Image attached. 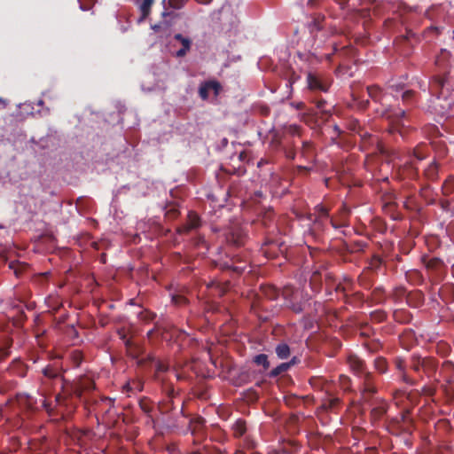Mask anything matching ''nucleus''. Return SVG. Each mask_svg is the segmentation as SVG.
<instances>
[{"mask_svg": "<svg viewBox=\"0 0 454 454\" xmlns=\"http://www.w3.org/2000/svg\"><path fill=\"white\" fill-rule=\"evenodd\" d=\"M386 299L385 290L381 286L375 287L371 294V301L374 304L382 303Z\"/></svg>", "mask_w": 454, "mask_h": 454, "instance_id": "nucleus-33", "label": "nucleus"}, {"mask_svg": "<svg viewBox=\"0 0 454 454\" xmlns=\"http://www.w3.org/2000/svg\"><path fill=\"white\" fill-rule=\"evenodd\" d=\"M373 366L375 371L380 374L387 373L388 371V363L383 356H377L373 361Z\"/></svg>", "mask_w": 454, "mask_h": 454, "instance_id": "nucleus-31", "label": "nucleus"}, {"mask_svg": "<svg viewBox=\"0 0 454 454\" xmlns=\"http://www.w3.org/2000/svg\"><path fill=\"white\" fill-rule=\"evenodd\" d=\"M346 302L359 307L364 302V295L361 292H356L351 296H348Z\"/></svg>", "mask_w": 454, "mask_h": 454, "instance_id": "nucleus-36", "label": "nucleus"}, {"mask_svg": "<svg viewBox=\"0 0 454 454\" xmlns=\"http://www.w3.org/2000/svg\"><path fill=\"white\" fill-rule=\"evenodd\" d=\"M332 83L329 76L317 72H309L307 74L308 89L314 92L328 91Z\"/></svg>", "mask_w": 454, "mask_h": 454, "instance_id": "nucleus-5", "label": "nucleus"}, {"mask_svg": "<svg viewBox=\"0 0 454 454\" xmlns=\"http://www.w3.org/2000/svg\"><path fill=\"white\" fill-rule=\"evenodd\" d=\"M171 27V23L168 22V20H164L162 21H160L159 23L157 24H154L152 26V29L154 31V32H168L169 28Z\"/></svg>", "mask_w": 454, "mask_h": 454, "instance_id": "nucleus-45", "label": "nucleus"}, {"mask_svg": "<svg viewBox=\"0 0 454 454\" xmlns=\"http://www.w3.org/2000/svg\"><path fill=\"white\" fill-rule=\"evenodd\" d=\"M276 354L280 359H286L290 356V348L286 343H280L276 347Z\"/></svg>", "mask_w": 454, "mask_h": 454, "instance_id": "nucleus-40", "label": "nucleus"}, {"mask_svg": "<svg viewBox=\"0 0 454 454\" xmlns=\"http://www.w3.org/2000/svg\"><path fill=\"white\" fill-rule=\"evenodd\" d=\"M148 361L156 362V373L165 372L168 370V364L160 360H156L154 356L149 355L147 356Z\"/></svg>", "mask_w": 454, "mask_h": 454, "instance_id": "nucleus-44", "label": "nucleus"}, {"mask_svg": "<svg viewBox=\"0 0 454 454\" xmlns=\"http://www.w3.org/2000/svg\"><path fill=\"white\" fill-rule=\"evenodd\" d=\"M314 210L316 215L314 220L315 223L318 225H323L324 219L329 218V209L325 207L324 205L318 204L315 207Z\"/></svg>", "mask_w": 454, "mask_h": 454, "instance_id": "nucleus-26", "label": "nucleus"}, {"mask_svg": "<svg viewBox=\"0 0 454 454\" xmlns=\"http://www.w3.org/2000/svg\"><path fill=\"white\" fill-rule=\"evenodd\" d=\"M233 436L236 438L242 437L247 432L246 421L243 419H238L231 427Z\"/></svg>", "mask_w": 454, "mask_h": 454, "instance_id": "nucleus-30", "label": "nucleus"}, {"mask_svg": "<svg viewBox=\"0 0 454 454\" xmlns=\"http://www.w3.org/2000/svg\"><path fill=\"white\" fill-rule=\"evenodd\" d=\"M367 247V243L363 240H356L350 244V252L356 253L364 251Z\"/></svg>", "mask_w": 454, "mask_h": 454, "instance_id": "nucleus-47", "label": "nucleus"}, {"mask_svg": "<svg viewBox=\"0 0 454 454\" xmlns=\"http://www.w3.org/2000/svg\"><path fill=\"white\" fill-rule=\"evenodd\" d=\"M153 3V0H144L142 4L140 5L141 17L139 21L144 20L151 12V7Z\"/></svg>", "mask_w": 454, "mask_h": 454, "instance_id": "nucleus-41", "label": "nucleus"}, {"mask_svg": "<svg viewBox=\"0 0 454 454\" xmlns=\"http://www.w3.org/2000/svg\"><path fill=\"white\" fill-rule=\"evenodd\" d=\"M435 351L439 356L444 357L450 354L451 348L448 343L440 341L436 344Z\"/></svg>", "mask_w": 454, "mask_h": 454, "instance_id": "nucleus-39", "label": "nucleus"}, {"mask_svg": "<svg viewBox=\"0 0 454 454\" xmlns=\"http://www.w3.org/2000/svg\"><path fill=\"white\" fill-rule=\"evenodd\" d=\"M357 134L359 135V137L361 138L360 147L363 151L369 150L370 148H372L375 146V148L377 150H379L381 153H384V150H383L382 146L380 145L379 137L377 136L369 133L364 128L360 129L357 131Z\"/></svg>", "mask_w": 454, "mask_h": 454, "instance_id": "nucleus-9", "label": "nucleus"}, {"mask_svg": "<svg viewBox=\"0 0 454 454\" xmlns=\"http://www.w3.org/2000/svg\"><path fill=\"white\" fill-rule=\"evenodd\" d=\"M400 171L404 178L416 179L418 177V168L415 166L413 159H408L400 167Z\"/></svg>", "mask_w": 454, "mask_h": 454, "instance_id": "nucleus-18", "label": "nucleus"}, {"mask_svg": "<svg viewBox=\"0 0 454 454\" xmlns=\"http://www.w3.org/2000/svg\"><path fill=\"white\" fill-rule=\"evenodd\" d=\"M425 145H419L413 149L411 153L409 155V159L415 158L417 160H422L426 158L427 153L424 151Z\"/></svg>", "mask_w": 454, "mask_h": 454, "instance_id": "nucleus-42", "label": "nucleus"}, {"mask_svg": "<svg viewBox=\"0 0 454 454\" xmlns=\"http://www.w3.org/2000/svg\"><path fill=\"white\" fill-rule=\"evenodd\" d=\"M409 411H405L400 416L386 419L387 430L395 435H399L403 433L411 434L413 427V420L409 416Z\"/></svg>", "mask_w": 454, "mask_h": 454, "instance_id": "nucleus-3", "label": "nucleus"}, {"mask_svg": "<svg viewBox=\"0 0 454 454\" xmlns=\"http://www.w3.org/2000/svg\"><path fill=\"white\" fill-rule=\"evenodd\" d=\"M453 202V199H442L438 202L442 211L447 213L450 215V217L454 216V206L452 205Z\"/></svg>", "mask_w": 454, "mask_h": 454, "instance_id": "nucleus-34", "label": "nucleus"}, {"mask_svg": "<svg viewBox=\"0 0 454 454\" xmlns=\"http://www.w3.org/2000/svg\"><path fill=\"white\" fill-rule=\"evenodd\" d=\"M222 89L217 81H207L200 84L199 88V96L201 99L207 100L209 97V91L212 90L215 96H218Z\"/></svg>", "mask_w": 454, "mask_h": 454, "instance_id": "nucleus-13", "label": "nucleus"}, {"mask_svg": "<svg viewBox=\"0 0 454 454\" xmlns=\"http://www.w3.org/2000/svg\"><path fill=\"white\" fill-rule=\"evenodd\" d=\"M186 432H190L193 436L192 442L194 445L200 444L207 437L206 419L200 416L192 419Z\"/></svg>", "mask_w": 454, "mask_h": 454, "instance_id": "nucleus-7", "label": "nucleus"}, {"mask_svg": "<svg viewBox=\"0 0 454 454\" xmlns=\"http://www.w3.org/2000/svg\"><path fill=\"white\" fill-rule=\"evenodd\" d=\"M290 363H283L281 364H279L278 366H277L276 368H274L273 370H271V372H270V375L271 377H277L278 375H280L281 373L285 372L286 371H287L290 367Z\"/></svg>", "mask_w": 454, "mask_h": 454, "instance_id": "nucleus-49", "label": "nucleus"}, {"mask_svg": "<svg viewBox=\"0 0 454 454\" xmlns=\"http://www.w3.org/2000/svg\"><path fill=\"white\" fill-rule=\"evenodd\" d=\"M394 364L396 370L400 372V376L402 380L411 386H414L417 384L416 380H413L411 376L408 375L406 372V362L403 358L397 356L394 359Z\"/></svg>", "mask_w": 454, "mask_h": 454, "instance_id": "nucleus-16", "label": "nucleus"}, {"mask_svg": "<svg viewBox=\"0 0 454 454\" xmlns=\"http://www.w3.org/2000/svg\"><path fill=\"white\" fill-rule=\"evenodd\" d=\"M347 362L353 373L359 378L362 397L368 402L378 391L374 375L368 371L365 361L355 354L349 355Z\"/></svg>", "mask_w": 454, "mask_h": 454, "instance_id": "nucleus-1", "label": "nucleus"}, {"mask_svg": "<svg viewBox=\"0 0 454 454\" xmlns=\"http://www.w3.org/2000/svg\"><path fill=\"white\" fill-rule=\"evenodd\" d=\"M340 405V400L338 397L327 395L322 400V403L319 407L323 411H336Z\"/></svg>", "mask_w": 454, "mask_h": 454, "instance_id": "nucleus-23", "label": "nucleus"}, {"mask_svg": "<svg viewBox=\"0 0 454 454\" xmlns=\"http://www.w3.org/2000/svg\"><path fill=\"white\" fill-rule=\"evenodd\" d=\"M139 407L144 411V413H145L150 418L152 422H154V419L151 414L153 410V405L151 400L147 397H142L139 400Z\"/></svg>", "mask_w": 454, "mask_h": 454, "instance_id": "nucleus-32", "label": "nucleus"}, {"mask_svg": "<svg viewBox=\"0 0 454 454\" xmlns=\"http://www.w3.org/2000/svg\"><path fill=\"white\" fill-rule=\"evenodd\" d=\"M284 244L277 240L266 239L261 247V253L268 259L276 258L284 252Z\"/></svg>", "mask_w": 454, "mask_h": 454, "instance_id": "nucleus-10", "label": "nucleus"}, {"mask_svg": "<svg viewBox=\"0 0 454 454\" xmlns=\"http://www.w3.org/2000/svg\"><path fill=\"white\" fill-rule=\"evenodd\" d=\"M320 283V273L318 270H316L313 272L311 278H310V285L312 286V288H316L315 286H317Z\"/></svg>", "mask_w": 454, "mask_h": 454, "instance_id": "nucleus-57", "label": "nucleus"}, {"mask_svg": "<svg viewBox=\"0 0 454 454\" xmlns=\"http://www.w3.org/2000/svg\"><path fill=\"white\" fill-rule=\"evenodd\" d=\"M381 115L389 120L392 125L389 130L391 133L399 132L403 135L400 129L405 127V121L408 119L405 110L400 107L387 106L382 111Z\"/></svg>", "mask_w": 454, "mask_h": 454, "instance_id": "nucleus-4", "label": "nucleus"}, {"mask_svg": "<svg viewBox=\"0 0 454 454\" xmlns=\"http://www.w3.org/2000/svg\"><path fill=\"white\" fill-rule=\"evenodd\" d=\"M442 370L445 372H450L454 370V363L450 360H446L442 364Z\"/></svg>", "mask_w": 454, "mask_h": 454, "instance_id": "nucleus-58", "label": "nucleus"}, {"mask_svg": "<svg viewBox=\"0 0 454 454\" xmlns=\"http://www.w3.org/2000/svg\"><path fill=\"white\" fill-rule=\"evenodd\" d=\"M340 382L341 387L345 390H347L348 388V387H349L350 379L348 376L340 375Z\"/></svg>", "mask_w": 454, "mask_h": 454, "instance_id": "nucleus-60", "label": "nucleus"}, {"mask_svg": "<svg viewBox=\"0 0 454 454\" xmlns=\"http://www.w3.org/2000/svg\"><path fill=\"white\" fill-rule=\"evenodd\" d=\"M442 193L445 197L454 193V176H449L442 185Z\"/></svg>", "mask_w": 454, "mask_h": 454, "instance_id": "nucleus-35", "label": "nucleus"}, {"mask_svg": "<svg viewBox=\"0 0 454 454\" xmlns=\"http://www.w3.org/2000/svg\"><path fill=\"white\" fill-rule=\"evenodd\" d=\"M281 294L285 300L286 306L294 313H301L304 309V304L307 301L303 290L294 288L292 286H286Z\"/></svg>", "mask_w": 454, "mask_h": 454, "instance_id": "nucleus-2", "label": "nucleus"}, {"mask_svg": "<svg viewBox=\"0 0 454 454\" xmlns=\"http://www.w3.org/2000/svg\"><path fill=\"white\" fill-rule=\"evenodd\" d=\"M430 280L434 284L442 281L446 274V266L444 262L436 257L427 260L425 263Z\"/></svg>", "mask_w": 454, "mask_h": 454, "instance_id": "nucleus-6", "label": "nucleus"}, {"mask_svg": "<svg viewBox=\"0 0 454 454\" xmlns=\"http://www.w3.org/2000/svg\"><path fill=\"white\" fill-rule=\"evenodd\" d=\"M155 317L156 315L149 310H142L138 315L139 319L146 323L152 322Z\"/></svg>", "mask_w": 454, "mask_h": 454, "instance_id": "nucleus-50", "label": "nucleus"}, {"mask_svg": "<svg viewBox=\"0 0 454 454\" xmlns=\"http://www.w3.org/2000/svg\"><path fill=\"white\" fill-rule=\"evenodd\" d=\"M43 375L50 380L62 377V368L57 362L50 364L42 369Z\"/></svg>", "mask_w": 454, "mask_h": 454, "instance_id": "nucleus-22", "label": "nucleus"}, {"mask_svg": "<svg viewBox=\"0 0 454 454\" xmlns=\"http://www.w3.org/2000/svg\"><path fill=\"white\" fill-rule=\"evenodd\" d=\"M172 301L176 305H182V304H184L186 303V298L182 296V295H174L172 297Z\"/></svg>", "mask_w": 454, "mask_h": 454, "instance_id": "nucleus-62", "label": "nucleus"}, {"mask_svg": "<svg viewBox=\"0 0 454 454\" xmlns=\"http://www.w3.org/2000/svg\"><path fill=\"white\" fill-rule=\"evenodd\" d=\"M388 408L389 405L386 401L382 399L375 400L374 406L372 408L370 412L372 422L374 424L380 421L387 412Z\"/></svg>", "mask_w": 454, "mask_h": 454, "instance_id": "nucleus-12", "label": "nucleus"}, {"mask_svg": "<svg viewBox=\"0 0 454 454\" xmlns=\"http://www.w3.org/2000/svg\"><path fill=\"white\" fill-rule=\"evenodd\" d=\"M425 176L431 181H434L438 176V168L434 162L431 163L424 171Z\"/></svg>", "mask_w": 454, "mask_h": 454, "instance_id": "nucleus-38", "label": "nucleus"}, {"mask_svg": "<svg viewBox=\"0 0 454 454\" xmlns=\"http://www.w3.org/2000/svg\"><path fill=\"white\" fill-rule=\"evenodd\" d=\"M12 343L8 342L7 345L0 348V361L8 357L11 354L10 348Z\"/></svg>", "mask_w": 454, "mask_h": 454, "instance_id": "nucleus-56", "label": "nucleus"}, {"mask_svg": "<svg viewBox=\"0 0 454 454\" xmlns=\"http://www.w3.org/2000/svg\"><path fill=\"white\" fill-rule=\"evenodd\" d=\"M186 1L187 0H164L163 2H168V4L174 9H180L184 5Z\"/></svg>", "mask_w": 454, "mask_h": 454, "instance_id": "nucleus-55", "label": "nucleus"}, {"mask_svg": "<svg viewBox=\"0 0 454 454\" xmlns=\"http://www.w3.org/2000/svg\"><path fill=\"white\" fill-rule=\"evenodd\" d=\"M202 450L204 454H224L220 449L215 446L204 445Z\"/></svg>", "mask_w": 454, "mask_h": 454, "instance_id": "nucleus-54", "label": "nucleus"}, {"mask_svg": "<svg viewBox=\"0 0 454 454\" xmlns=\"http://www.w3.org/2000/svg\"><path fill=\"white\" fill-rule=\"evenodd\" d=\"M375 273H372L371 270H364L358 276L357 281L360 286L364 289H370L374 283Z\"/></svg>", "mask_w": 454, "mask_h": 454, "instance_id": "nucleus-24", "label": "nucleus"}, {"mask_svg": "<svg viewBox=\"0 0 454 454\" xmlns=\"http://www.w3.org/2000/svg\"><path fill=\"white\" fill-rule=\"evenodd\" d=\"M71 359L74 366L78 367L82 361V355L80 351L74 350L71 353Z\"/></svg>", "mask_w": 454, "mask_h": 454, "instance_id": "nucleus-52", "label": "nucleus"}, {"mask_svg": "<svg viewBox=\"0 0 454 454\" xmlns=\"http://www.w3.org/2000/svg\"><path fill=\"white\" fill-rule=\"evenodd\" d=\"M175 39L176 41H179L182 43V46H183L182 48H185L186 50H190L191 44H192V41L189 38L183 36L181 34H176L175 35Z\"/></svg>", "mask_w": 454, "mask_h": 454, "instance_id": "nucleus-51", "label": "nucleus"}, {"mask_svg": "<svg viewBox=\"0 0 454 454\" xmlns=\"http://www.w3.org/2000/svg\"><path fill=\"white\" fill-rule=\"evenodd\" d=\"M423 366H424V356H421L420 355L416 354V353L412 354L410 357L411 369L413 372L419 374L420 372H422Z\"/></svg>", "mask_w": 454, "mask_h": 454, "instance_id": "nucleus-27", "label": "nucleus"}, {"mask_svg": "<svg viewBox=\"0 0 454 454\" xmlns=\"http://www.w3.org/2000/svg\"><path fill=\"white\" fill-rule=\"evenodd\" d=\"M247 235L244 228L240 225L234 224L231 226L226 233V240L229 244L235 247H241L245 244Z\"/></svg>", "mask_w": 454, "mask_h": 454, "instance_id": "nucleus-8", "label": "nucleus"}, {"mask_svg": "<svg viewBox=\"0 0 454 454\" xmlns=\"http://www.w3.org/2000/svg\"><path fill=\"white\" fill-rule=\"evenodd\" d=\"M447 82L446 74L434 75L429 82L430 92L438 98L443 96V88Z\"/></svg>", "mask_w": 454, "mask_h": 454, "instance_id": "nucleus-11", "label": "nucleus"}, {"mask_svg": "<svg viewBox=\"0 0 454 454\" xmlns=\"http://www.w3.org/2000/svg\"><path fill=\"white\" fill-rule=\"evenodd\" d=\"M437 369L438 362L434 357L424 356V366L422 369L423 374H425L427 378L431 379L434 377Z\"/></svg>", "mask_w": 454, "mask_h": 454, "instance_id": "nucleus-20", "label": "nucleus"}, {"mask_svg": "<svg viewBox=\"0 0 454 454\" xmlns=\"http://www.w3.org/2000/svg\"><path fill=\"white\" fill-rule=\"evenodd\" d=\"M8 372L15 376L24 378L26 377L28 366L20 359H14L8 367Z\"/></svg>", "mask_w": 454, "mask_h": 454, "instance_id": "nucleus-19", "label": "nucleus"}, {"mask_svg": "<svg viewBox=\"0 0 454 454\" xmlns=\"http://www.w3.org/2000/svg\"><path fill=\"white\" fill-rule=\"evenodd\" d=\"M207 288H215L219 296L223 295L229 288V283L222 284L219 281L214 280L207 284Z\"/></svg>", "mask_w": 454, "mask_h": 454, "instance_id": "nucleus-37", "label": "nucleus"}, {"mask_svg": "<svg viewBox=\"0 0 454 454\" xmlns=\"http://www.w3.org/2000/svg\"><path fill=\"white\" fill-rule=\"evenodd\" d=\"M95 387V384L89 379L82 380L78 384L72 387V393L78 398H81L84 391H90Z\"/></svg>", "mask_w": 454, "mask_h": 454, "instance_id": "nucleus-21", "label": "nucleus"}, {"mask_svg": "<svg viewBox=\"0 0 454 454\" xmlns=\"http://www.w3.org/2000/svg\"><path fill=\"white\" fill-rule=\"evenodd\" d=\"M350 214V209L346 204H342L339 209V220L334 218L330 219V223L334 229H338L348 225V218Z\"/></svg>", "mask_w": 454, "mask_h": 454, "instance_id": "nucleus-17", "label": "nucleus"}, {"mask_svg": "<svg viewBox=\"0 0 454 454\" xmlns=\"http://www.w3.org/2000/svg\"><path fill=\"white\" fill-rule=\"evenodd\" d=\"M368 96L372 100H373L376 103H380L383 105L382 100L384 98V94L382 92V90L377 86V85H372L368 86L366 88Z\"/></svg>", "mask_w": 454, "mask_h": 454, "instance_id": "nucleus-28", "label": "nucleus"}, {"mask_svg": "<svg viewBox=\"0 0 454 454\" xmlns=\"http://www.w3.org/2000/svg\"><path fill=\"white\" fill-rule=\"evenodd\" d=\"M167 398L159 403V410L161 413L166 414L176 410L175 404V389L172 386H168L166 389Z\"/></svg>", "mask_w": 454, "mask_h": 454, "instance_id": "nucleus-14", "label": "nucleus"}, {"mask_svg": "<svg viewBox=\"0 0 454 454\" xmlns=\"http://www.w3.org/2000/svg\"><path fill=\"white\" fill-rule=\"evenodd\" d=\"M254 362L257 365H262L264 370L269 369L270 362L268 361V356L265 354H260L254 356Z\"/></svg>", "mask_w": 454, "mask_h": 454, "instance_id": "nucleus-46", "label": "nucleus"}, {"mask_svg": "<svg viewBox=\"0 0 454 454\" xmlns=\"http://www.w3.org/2000/svg\"><path fill=\"white\" fill-rule=\"evenodd\" d=\"M380 265L381 259L378 255H373L369 262L368 267H366L364 270H371L372 273H375Z\"/></svg>", "mask_w": 454, "mask_h": 454, "instance_id": "nucleus-48", "label": "nucleus"}, {"mask_svg": "<svg viewBox=\"0 0 454 454\" xmlns=\"http://www.w3.org/2000/svg\"><path fill=\"white\" fill-rule=\"evenodd\" d=\"M372 317L377 321L381 322L385 319L386 315L383 311H374L372 313Z\"/></svg>", "mask_w": 454, "mask_h": 454, "instance_id": "nucleus-64", "label": "nucleus"}, {"mask_svg": "<svg viewBox=\"0 0 454 454\" xmlns=\"http://www.w3.org/2000/svg\"><path fill=\"white\" fill-rule=\"evenodd\" d=\"M279 295V291L273 286L267 285V286H262L260 294H258V296L260 298L267 299V300H276Z\"/></svg>", "mask_w": 454, "mask_h": 454, "instance_id": "nucleus-25", "label": "nucleus"}, {"mask_svg": "<svg viewBox=\"0 0 454 454\" xmlns=\"http://www.w3.org/2000/svg\"><path fill=\"white\" fill-rule=\"evenodd\" d=\"M301 155L308 161H313L315 158L313 145L304 141L301 149Z\"/></svg>", "mask_w": 454, "mask_h": 454, "instance_id": "nucleus-29", "label": "nucleus"}, {"mask_svg": "<svg viewBox=\"0 0 454 454\" xmlns=\"http://www.w3.org/2000/svg\"><path fill=\"white\" fill-rule=\"evenodd\" d=\"M118 334H119L120 338L124 341L125 346L128 348H131V346L133 345L132 341L129 339L126 338V334H125L124 331H119Z\"/></svg>", "mask_w": 454, "mask_h": 454, "instance_id": "nucleus-61", "label": "nucleus"}, {"mask_svg": "<svg viewBox=\"0 0 454 454\" xmlns=\"http://www.w3.org/2000/svg\"><path fill=\"white\" fill-rule=\"evenodd\" d=\"M429 192H430V186L429 185H425L423 186L420 191H419V195L424 199V200H427V198L429 197Z\"/></svg>", "mask_w": 454, "mask_h": 454, "instance_id": "nucleus-63", "label": "nucleus"}, {"mask_svg": "<svg viewBox=\"0 0 454 454\" xmlns=\"http://www.w3.org/2000/svg\"><path fill=\"white\" fill-rule=\"evenodd\" d=\"M348 129L351 130V131H354L356 133H357V131L360 129H363L360 122L357 121V120H351L349 122H348Z\"/></svg>", "mask_w": 454, "mask_h": 454, "instance_id": "nucleus-59", "label": "nucleus"}, {"mask_svg": "<svg viewBox=\"0 0 454 454\" xmlns=\"http://www.w3.org/2000/svg\"><path fill=\"white\" fill-rule=\"evenodd\" d=\"M200 226V217L191 211L187 215V222L177 229L179 233H188L192 230L198 229Z\"/></svg>", "mask_w": 454, "mask_h": 454, "instance_id": "nucleus-15", "label": "nucleus"}, {"mask_svg": "<svg viewBox=\"0 0 454 454\" xmlns=\"http://www.w3.org/2000/svg\"><path fill=\"white\" fill-rule=\"evenodd\" d=\"M126 387L128 388V390L142 391L143 390V383L139 380H133L131 382H129L126 385Z\"/></svg>", "mask_w": 454, "mask_h": 454, "instance_id": "nucleus-53", "label": "nucleus"}, {"mask_svg": "<svg viewBox=\"0 0 454 454\" xmlns=\"http://www.w3.org/2000/svg\"><path fill=\"white\" fill-rule=\"evenodd\" d=\"M352 286V281L350 278H345L343 283H339L336 287L335 291L337 293H342L345 295V298H348L347 292L349 290L350 286Z\"/></svg>", "mask_w": 454, "mask_h": 454, "instance_id": "nucleus-43", "label": "nucleus"}]
</instances>
